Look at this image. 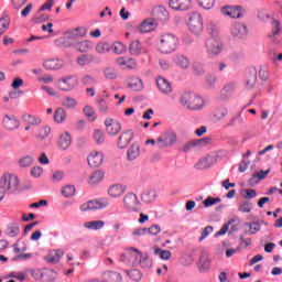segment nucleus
Here are the masks:
<instances>
[{
	"label": "nucleus",
	"instance_id": "16",
	"mask_svg": "<svg viewBox=\"0 0 282 282\" xmlns=\"http://www.w3.org/2000/svg\"><path fill=\"white\" fill-rule=\"evenodd\" d=\"M221 14L224 17H229V19H241L243 13L241 12V7H230L226 6L220 9Z\"/></svg>",
	"mask_w": 282,
	"mask_h": 282
},
{
	"label": "nucleus",
	"instance_id": "62",
	"mask_svg": "<svg viewBox=\"0 0 282 282\" xmlns=\"http://www.w3.org/2000/svg\"><path fill=\"white\" fill-rule=\"evenodd\" d=\"M213 230H214L213 226L205 227L198 241H204V239H206V237H208V235H210Z\"/></svg>",
	"mask_w": 282,
	"mask_h": 282
},
{
	"label": "nucleus",
	"instance_id": "53",
	"mask_svg": "<svg viewBox=\"0 0 282 282\" xmlns=\"http://www.w3.org/2000/svg\"><path fill=\"white\" fill-rule=\"evenodd\" d=\"M226 116H228V109L226 108H218L214 113L215 120H224Z\"/></svg>",
	"mask_w": 282,
	"mask_h": 282
},
{
	"label": "nucleus",
	"instance_id": "54",
	"mask_svg": "<svg viewBox=\"0 0 282 282\" xmlns=\"http://www.w3.org/2000/svg\"><path fill=\"white\" fill-rule=\"evenodd\" d=\"M104 74L108 80H116L118 78V73L113 68H105Z\"/></svg>",
	"mask_w": 282,
	"mask_h": 282
},
{
	"label": "nucleus",
	"instance_id": "7",
	"mask_svg": "<svg viewBox=\"0 0 282 282\" xmlns=\"http://www.w3.org/2000/svg\"><path fill=\"white\" fill-rule=\"evenodd\" d=\"M175 144H177V133L173 130L164 131L156 139L158 149H169V147H175Z\"/></svg>",
	"mask_w": 282,
	"mask_h": 282
},
{
	"label": "nucleus",
	"instance_id": "3",
	"mask_svg": "<svg viewBox=\"0 0 282 282\" xmlns=\"http://www.w3.org/2000/svg\"><path fill=\"white\" fill-rule=\"evenodd\" d=\"M180 102L185 109H189L191 111H197L204 108V99L195 93H184L180 98Z\"/></svg>",
	"mask_w": 282,
	"mask_h": 282
},
{
	"label": "nucleus",
	"instance_id": "43",
	"mask_svg": "<svg viewBox=\"0 0 282 282\" xmlns=\"http://www.w3.org/2000/svg\"><path fill=\"white\" fill-rule=\"evenodd\" d=\"M76 105H78V101L75 98L64 97L62 99V107H65L66 109H74Z\"/></svg>",
	"mask_w": 282,
	"mask_h": 282
},
{
	"label": "nucleus",
	"instance_id": "59",
	"mask_svg": "<svg viewBox=\"0 0 282 282\" xmlns=\"http://www.w3.org/2000/svg\"><path fill=\"white\" fill-rule=\"evenodd\" d=\"M238 210L240 213H251L252 212V203L250 202H243L239 205Z\"/></svg>",
	"mask_w": 282,
	"mask_h": 282
},
{
	"label": "nucleus",
	"instance_id": "45",
	"mask_svg": "<svg viewBox=\"0 0 282 282\" xmlns=\"http://www.w3.org/2000/svg\"><path fill=\"white\" fill-rule=\"evenodd\" d=\"M19 232H21V229L18 224H11L6 229V235H8V237H17Z\"/></svg>",
	"mask_w": 282,
	"mask_h": 282
},
{
	"label": "nucleus",
	"instance_id": "51",
	"mask_svg": "<svg viewBox=\"0 0 282 282\" xmlns=\"http://www.w3.org/2000/svg\"><path fill=\"white\" fill-rule=\"evenodd\" d=\"M76 193V187L74 185H66L62 189V195L65 197H74V194Z\"/></svg>",
	"mask_w": 282,
	"mask_h": 282
},
{
	"label": "nucleus",
	"instance_id": "42",
	"mask_svg": "<svg viewBox=\"0 0 282 282\" xmlns=\"http://www.w3.org/2000/svg\"><path fill=\"white\" fill-rule=\"evenodd\" d=\"M75 47L78 52H89V50H91L94 45L91 44V42L85 40V41L78 42L75 45Z\"/></svg>",
	"mask_w": 282,
	"mask_h": 282
},
{
	"label": "nucleus",
	"instance_id": "23",
	"mask_svg": "<svg viewBox=\"0 0 282 282\" xmlns=\"http://www.w3.org/2000/svg\"><path fill=\"white\" fill-rule=\"evenodd\" d=\"M248 34V28L242 23H237L231 26V35L236 39H243Z\"/></svg>",
	"mask_w": 282,
	"mask_h": 282
},
{
	"label": "nucleus",
	"instance_id": "29",
	"mask_svg": "<svg viewBox=\"0 0 282 282\" xmlns=\"http://www.w3.org/2000/svg\"><path fill=\"white\" fill-rule=\"evenodd\" d=\"M156 25L155 19L149 18L141 23L140 31L143 33L152 32V30H155Z\"/></svg>",
	"mask_w": 282,
	"mask_h": 282
},
{
	"label": "nucleus",
	"instance_id": "8",
	"mask_svg": "<svg viewBox=\"0 0 282 282\" xmlns=\"http://www.w3.org/2000/svg\"><path fill=\"white\" fill-rule=\"evenodd\" d=\"M55 87L59 89V91H72V89H76V87H78V77H63L55 83Z\"/></svg>",
	"mask_w": 282,
	"mask_h": 282
},
{
	"label": "nucleus",
	"instance_id": "9",
	"mask_svg": "<svg viewBox=\"0 0 282 282\" xmlns=\"http://www.w3.org/2000/svg\"><path fill=\"white\" fill-rule=\"evenodd\" d=\"M217 162H219V154H217V152H212L210 154L199 159L195 164V169L198 171H205L206 169H210V166H215Z\"/></svg>",
	"mask_w": 282,
	"mask_h": 282
},
{
	"label": "nucleus",
	"instance_id": "27",
	"mask_svg": "<svg viewBox=\"0 0 282 282\" xmlns=\"http://www.w3.org/2000/svg\"><path fill=\"white\" fill-rule=\"evenodd\" d=\"M96 61V56L94 54H82L76 58L77 65L79 67H85L87 65H91Z\"/></svg>",
	"mask_w": 282,
	"mask_h": 282
},
{
	"label": "nucleus",
	"instance_id": "56",
	"mask_svg": "<svg viewBox=\"0 0 282 282\" xmlns=\"http://www.w3.org/2000/svg\"><path fill=\"white\" fill-rule=\"evenodd\" d=\"M279 32H281V22L278 20L272 21V32L269 36H279Z\"/></svg>",
	"mask_w": 282,
	"mask_h": 282
},
{
	"label": "nucleus",
	"instance_id": "33",
	"mask_svg": "<svg viewBox=\"0 0 282 282\" xmlns=\"http://www.w3.org/2000/svg\"><path fill=\"white\" fill-rule=\"evenodd\" d=\"M156 197L158 193L155 192V189H148L141 194V200L143 202V204H151V202L156 199Z\"/></svg>",
	"mask_w": 282,
	"mask_h": 282
},
{
	"label": "nucleus",
	"instance_id": "31",
	"mask_svg": "<svg viewBox=\"0 0 282 282\" xmlns=\"http://www.w3.org/2000/svg\"><path fill=\"white\" fill-rule=\"evenodd\" d=\"M87 230H102L105 228V220H91L83 224Z\"/></svg>",
	"mask_w": 282,
	"mask_h": 282
},
{
	"label": "nucleus",
	"instance_id": "38",
	"mask_svg": "<svg viewBox=\"0 0 282 282\" xmlns=\"http://www.w3.org/2000/svg\"><path fill=\"white\" fill-rule=\"evenodd\" d=\"M105 131L100 129H95L93 131V140L96 142V144H104L105 143Z\"/></svg>",
	"mask_w": 282,
	"mask_h": 282
},
{
	"label": "nucleus",
	"instance_id": "15",
	"mask_svg": "<svg viewBox=\"0 0 282 282\" xmlns=\"http://www.w3.org/2000/svg\"><path fill=\"white\" fill-rule=\"evenodd\" d=\"M104 161H105V154H102V152L100 151H91L87 158L88 165L91 169H98V166L102 165Z\"/></svg>",
	"mask_w": 282,
	"mask_h": 282
},
{
	"label": "nucleus",
	"instance_id": "55",
	"mask_svg": "<svg viewBox=\"0 0 282 282\" xmlns=\"http://www.w3.org/2000/svg\"><path fill=\"white\" fill-rule=\"evenodd\" d=\"M52 129L47 126L42 127L40 129V132L37 134V140H45V138H47L51 133Z\"/></svg>",
	"mask_w": 282,
	"mask_h": 282
},
{
	"label": "nucleus",
	"instance_id": "46",
	"mask_svg": "<svg viewBox=\"0 0 282 282\" xmlns=\"http://www.w3.org/2000/svg\"><path fill=\"white\" fill-rule=\"evenodd\" d=\"M24 122L26 124H30L31 127H36V124H39L41 122V119H39V117H36V116L25 113Z\"/></svg>",
	"mask_w": 282,
	"mask_h": 282
},
{
	"label": "nucleus",
	"instance_id": "41",
	"mask_svg": "<svg viewBox=\"0 0 282 282\" xmlns=\"http://www.w3.org/2000/svg\"><path fill=\"white\" fill-rule=\"evenodd\" d=\"M243 124H246L243 117H241V115H236L229 120L227 127H241Z\"/></svg>",
	"mask_w": 282,
	"mask_h": 282
},
{
	"label": "nucleus",
	"instance_id": "22",
	"mask_svg": "<svg viewBox=\"0 0 282 282\" xmlns=\"http://www.w3.org/2000/svg\"><path fill=\"white\" fill-rule=\"evenodd\" d=\"M173 63L181 69H188L191 67V59L184 54H176L173 56Z\"/></svg>",
	"mask_w": 282,
	"mask_h": 282
},
{
	"label": "nucleus",
	"instance_id": "12",
	"mask_svg": "<svg viewBox=\"0 0 282 282\" xmlns=\"http://www.w3.org/2000/svg\"><path fill=\"white\" fill-rule=\"evenodd\" d=\"M28 274H31V276L35 280V281H41L43 279V276H51L50 280H46L48 282H53L56 281V272L55 271H47V272H43L41 269H26Z\"/></svg>",
	"mask_w": 282,
	"mask_h": 282
},
{
	"label": "nucleus",
	"instance_id": "57",
	"mask_svg": "<svg viewBox=\"0 0 282 282\" xmlns=\"http://www.w3.org/2000/svg\"><path fill=\"white\" fill-rule=\"evenodd\" d=\"M84 113L85 116H87V118H89L90 122H94V120H96V111H94V108H91L90 106H86L84 108Z\"/></svg>",
	"mask_w": 282,
	"mask_h": 282
},
{
	"label": "nucleus",
	"instance_id": "32",
	"mask_svg": "<svg viewBox=\"0 0 282 282\" xmlns=\"http://www.w3.org/2000/svg\"><path fill=\"white\" fill-rule=\"evenodd\" d=\"M43 67L45 69H61L63 67V61L56 58L46 59L43 63Z\"/></svg>",
	"mask_w": 282,
	"mask_h": 282
},
{
	"label": "nucleus",
	"instance_id": "30",
	"mask_svg": "<svg viewBox=\"0 0 282 282\" xmlns=\"http://www.w3.org/2000/svg\"><path fill=\"white\" fill-rule=\"evenodd\" d=\"M128 87L132 89V91H142V89H144V83L138 77H131Z\"/></svg>",
	"mask_w": 282,
	"mask_h": 282
},
{
	"label": "nucleus",
	"instance_id": "17",
	"mask_svg": "<svg viewBox=\"0 0 282 282\" xmlns=\"http://www.w3.org/2000/svg\"><path fill=\"white\" fill-rule=\"evenodd\" d=\"M131 56H141L149 54V50L141 44L140 40H134L129 45Z\"/></svg>",
	"mask_w": 282,
	"mask_h": 282
},
{
	"label": "nucleus",
	"instance_id": "25",
	"mask_svg": "<svg viewBox=\"0 0 282 282\" xmlns=\"http://www.w3.org/2000/svg\"><path fill=\"white\" fill-rule=\"evenodd\" d=\"M127 158L129 162H133L140 158V143L134 142L131 144L130 149L127 150Z\"/></svg>",
	"mask_w": 282,
	"mask_h": 282
},
{
	"label": "nucleus",
	"instance_id": "11",
	"mask_svg": "<svg viewBox=\"0 0 282 282\" xmlns=\"http://www.w3.org/2000/svg\"><path fill=\"white\" fill-rule=\"evenodd\" d=\"M205 45L208 54H212L213 56H217V54L221 53V42L216 35H212V37L207 39Z\"/></svg>",
	"mask_w": 282,
	"mask_h": 282
},
{
	"label": "nucleus",
	"instance_id": "64",
	"mask_svg": "<svg viewBox=\"0 0 282 282\" xmlns=\"http://www.w3.org/2000/svg\"><path fill=\"white\" fill-rule=\"evenodd\" d=\"M100 182H102L101 177H88L87 184L90 185L91 188H96Z\"/></svg>",
	"mask_w": 282,
	"mask_h": 282
},
{
	"label": "nucleus",
	"instance_id": "28",
	"mask_svg": "<svg viewBox=\"0 0 282 282\" xmlns=\"http://www.w3.org/2000/svg\"><path fill=\"white\" fill-rule=\"evenodd\" d=\"M90 204L93 206V210H102L104 208H107V206H109V198L101 197L91 199Z\"/></svg>",
	"mask_w": 282,
	"mask_h": 282
},
{
	"label": "nucleus",
	"instance_id": "19",
	"mask_svg": "<svg viewBox=\"0 0 282 282\" xmlns=\"http://www.w3.org/2000/svg\"><path fill=\"white\" fill-rule=\"evenodd\" d=\"M106 131L108 135H118L119 131H122V124L113 119H106L105 121Z\"/></svg>",
	"mask_w": 282,
	"mask_h": 282
},
{
	"label": "nucleus",
	"instance_id": "20",
	"mask_svg": "<svg viewBox=\"0 0 282 282\" xmlns=\"http://www.w3.org/2000/svg\"><path fill=\"white\" fill-rule=\"evenodd\" d=\"M2 123L4 129L8 131H14V129H19V120L13 115H4L2 118Z\"/></svg>",
	"mask_w": 282,
	"mask_h": 282
},
{
	"label": "nucleus",
	"instance_id": "50",
	"mask_svg": "<svg viewBox=\"0 0 282 282\" xmlns=\"http://www.w3.org/2000/svg\"><path fill=\"white\" fill-rule=\"evenodd\" d=\"M10 279H17L18 281H25L28 279V269L22 272H12L9 274Z\"/></svg>",
	"mask_w": 282,
	"mask_h": 282
},
{
	"label": "nucleus",
	"instance_id": "47",
	"mask_svg": "<svg viewBox=\"0 0 282 282\" xmlns=\"http://www.w3.org/2000/svg\"><path fill=\"white\" fill-rule=\"evenodd\" d=\"M196 2L203 10H213L215 7V0H196Z\"/></svg>",
	"mask_w": 282,
	"mask_h": 282
},
{
	"label": "nucleus",
	"instance_id": "6",
	"mask_svg": "<svg viewBox=\"0 0 282 282\" xmlns=\"http://www.w3.org/2000/svg\"><path fill=\"white\" fill-rule=\"evenodd\" d=\"M187 26L192 34L199 36L204 32V18L199 12H193L188 17Z\"/></svg>",
	"mask_w": 282,
	"mask_h": 282
},
{
	"label": "nucleus",
	"instance_id": "58",
	"mask_svg": "<svg viewBox=\"0 0 282 282\" xmlns=\"http://www.w3.org/2000/svg\"><path fill=\"white\" fill-rule=\"evenodd\" d=\"M219 202H221V198H219V197H216V198L207 197L203 202V204H204L205 208H210V206H215V204H219Z\"/></svg>",
	"mask_w": 282,
	"mask_h": 282
},
{
	"label": "nucleus",
	"instance_id": "4",
	"mask_svg": "<svg viewBox=\"0 0 282 282\" xmlns=\"http://www.w3.org/2000/svg\"><path fill=\"white\" fill-rule=\"evenodd\" d=\"M122 205L127 213H141L142 202L138 197V194L133 192H128L122 198Z\"/></svg>",
	"mask_w": 282,
	"mask_h": 282
},
{
	"label": "nucleus",
	"instance_id": "40",
	"mask_svg": "<svg viewBox=\"0 0 282 282\" xmlns=\"http://www.w3.org/2000/svg\"><path fill=\"white\" fill-rule=\"evenodd\" d=\"M245 226L249 228L247 235H257L261 230V225L259 221L246 223Z\"/></svg>",
	"mask_w": 282,
	"mask_h": 282
},
{
	"label": "nucleus",
	"instance_id": "35",
	"mask_svg": "<svg viewBox=\"0 0 282 282\" xmlns=\"http://www.w3.org/2000/svg\"><path fill=\"white\" fill-rule=\"evenodd\" d=\"M64 252L61 249L57 250H53L51 251L47 257H46V261L48 263H58V261H61V257H63Z\"/></svg>",
	"mask_w": 282,
	"mask_h": 282
},
{
	"label": "nucleus",
	"instance_id": "18",
	"mask_svg": "<svg viewBox=\"0 0 282 282\" xmlns=\"http://www.w3.org/2000/svg\"><path fill=\"white\" fill-rule=\"evenodd\" d=\"M131 140H133V131H123L117 140L118 149H127L131 144Z\"/></svg>",
	"mask_w": 282,
	"mask_h": 282
},
{
	"label": "nucleus",
	"instance_id": "49",
	"mask_svg": "<svg viewBox=\"0 0 282 282\" xmlns=\"http://www.w3.org/2000/svg\"><path fill=\"white\" fill-rule=\"evenodd\" d=\"M154 254L159 256L160 259H163L164 261H169V259H171V251L169 250H162L160 248H155Z\"/></svg>",
	"mask_w": 282,
	"mask_h": 282
},
{
	"label": "nucleus",
	"instance_id": "10",
	"mask_svg": "<svg viewBox=\"0 0 282 282\" xmlns=\"http://www.w3.org/2000/svg\"><path fill=\"white\" fill-rule=\"evenodd\" d=\"M151 17H153L156 21H161L162 23H166L171 19V14L166 7L160 4L152 8L150 12Z\"/></svg>",
	"mask_w": 282,
	"mask_h": 282
},
{
	"label": "nucleus",
	"instance_id": "26",
	"mask_svg": "<svg viewBox=\"0 0 282 282\" xmlns=\"http://www.w3.org/2000/svg\"><path fill=\"white\" fill-rule=\"evenodd\" d=\"M210 143L209 138L196 139L187 142L184 147V151H191L194 147H206V144Z\"/></svg>",
	"mask_w": 282,
	"mask_h": 282
},
{
	"label": "nucleus",
	"instance_id": "24",
	"mask_svg": "<svg viewBox=\"0 0 282 282\" xmlns=\"http://www.w3.org/2000/svg\"><path fill=\"white\" fill-rule=\"evenodd\" d=\"M158 88L160 89L161 94H171L173 91V87L171 86V83L164 77H159L156 79Z\"/></svg>",
	"mask_w": 282,
	"mask_h": 282
},
{
	"label": "nucleus",
	"instance_id": "36",
	"mask_svg": "<svg viewBox=\"0 0 282 282\" xmlns=\"http://www.w3.org/2000/svg\"><path fill=\"white\" fill-rule=\"evenodd\" d=\"M104 276L109 282H122V275L116 271H106Z\"/></svg>",
	"mask_w": 282,
	"mask_h": 282
},
{
	"label": "nucleus",
	"instance_id": "2",
	"mask_svg": "<svg viewBox=\"0 0 282 282\" xmlns=\"http://www.w3.org/2000/svg\"><path fill=\"white\" fill-rule=\"evenodd\" d=\"M180 45V39L173 33H164L159 40V52L161 54H173Z\"/></svg>",
	"mask_w": 282,
	"mask_h": 282
},
{
	"label": "nucleus",
	"instance_id": "39",
	"mask_svg": "<svg viewBox=\"0 0 282 282\" xmlns=\"http://www.w3.org/2000/svg\"><path fill=\"white\" fill-rule=\"evenodd\" d=\"M67 119V111H65L63 108H57L54 112V120L58 124L63 123L64 120Z\"/></svg>",
	"mask_w": 282,
	"mask_h": 282
},
{
	"label": "nucleus",
	"instance_id": "37",
	"mask_svg": "<svg viewBox=\"0 0 282 282\" xmlns=\"http://www.w3.org/2000/svg\"><path fill=\"white\" fill-rule=\"evenodd\" d=\"M257 85V70L252 69L248 75H247V82L246 86L248 89H253V87Z\"/></svg>",
	"mask_w": 282,
	"mask_h": 282
},
{
	"label": "nucleus",
	"instance_id": "44",
	"mask_svg": "<svg viewBox=\"0 0 282 282\" xmlns=\"http://www.w3.org/2000/svg\"><path fill=\"white\" fill-rule=\"evenodd\" d=\"M126 273L129 276V279H131V281H142V272L138 269H133L131 271L126 270Z\"/></svg>",
	"mask_w": 282,
	"mask_h": 282
},
{
	"label": "nucleus",
	"instance_id": "61",
	"mask_svg": "<svg viewBox=\"0 0 282 282\" xmlns=\"http://www.w3.org/2000/svg\"><path fill=\"white\" fill-rule=\"evenodd\" d=\"M98 109L101 113H107V111H109V105L105 99L99 100Z\"/></svg>",
	"mask_w": 282,
	"mask_h": 282
},
{
	"label": "nucleus",
	"instance_id": "34",
	"mask_svg": "<svg viewBox=\"0 0 282 282\" xmlns=\"http://www.w3.org/2000/svg\"><path fill=\"white\" fill-rule=\"evenodd\" d=\"M32 164H34V156L32 155H24L18 160V166H20V169H30Z\"/></svg>",
	"mask_w": 282,
	"mask_h": 282
},
{
	"label": "nucleus",
	"instance_id": "48",
	"mask_svg": "<svg viewBox=\"0 0 282 282\" xmlns=\"http://www.w3.org/2000/svg\"><path fill=\"white\" fill-rule=\"evenodd\" d=\"M111 50V45L107 42L98 43L96 46V52L98 54H107Z\"/></svg>",
	"mask_w": 282,
	"mask_h": 282
},
{
	"label": "nucleus",
	"instance_id": "5",
	"mask_svg": "<svg viewBox=\"0 0 282 282\" xmlns=\"http://www.w3.org/2000/svg\"><path fill=\"white\" fill-rule=\"evenodd\" d=\"M127 250L129 254H131L135 259V262H133L134 265H140L142 270H151V268H153V260H151L149 256H143L142 251L133 247H130Z\"/></svg>",
	"mask_w": 282,
	"mask_h": 282
},
{
	"label": "nucleus",
	"instance_id": "14",
	"mask_svg": "<svg viewBox=\"0 0 282 282\" xmlns=\"http://www.w3.org/2000/svg\"><path fill=\"white\" fill-rule=\"evenodd\" d=\"M127 193V185L116 183L109 186L107 194L111 199H119V197H122Z\"/></svg>",
	"mask_w": 282,
	"mask_h": 282
},
{
	"label": "nucleus",
	"instance_id": "52",
	"mask_svg": "<svg viewBox=\"0 0 282 282\" xmlns=\"http://www.w3.org/2000/svg\"><path fill=\"white\" fill-rule=\"evenodd\" d=\"M112 50L115 54H124L127 52V46L122 42H115Z\"/></svg>",
	"mask_w": 282,
	"mask_h": 282
},
{
	"label": "nucleus",
	"instance_id": "13",
	"mask_svg": "<svg viewBox=\"0 0 282 282\" xmlns=\"http://www.w3.org/2000/svg\"><path fill=\"white\" fill-rule=\"evenodd\" d=\"M169 6L176 12H186L193 8V2L191 0H170Z\"/></svg>",
	"mask_w": 282,
	"mask_h": 282
},
{
	"label": "nucleus",
	"instance_id": "21",
	"mask_svg": "<svg viewBox=\"0 0 282 282\" xmlns=\"http://www.w3.org/2000/svg\"><path fill=\"white\" fill-rule=\"evenodd\" d=\"M57 147L61 151H67L72 147V134L69 132H63L57 141Z\"/></svg>",
	"mask_w": 282,
	"mask_h": 282
},
{
	"label": "nucleus",
	"instance_id": "63",
	"mask_svg": "<svg viewBox=\"0 0 282 282\" xmlns=\"http://www.w3.org/2000/svg\"><path fill=\"white\" fill-rule=\"evenodd\" d=\"M31 175L32 177H41L43 175V167L36 165L31 169Z\"/></svg>",
	"mask_w": 282,
	"mask_h": 282
},
{
	"label": "nucleus",
	"instance_id": "60",
	"mask_svg": "<svg viewBox=\"0 0 282 282\" xmlns=\"http://www.w3.org/2000/svg\"><path fill=\"white\" fill-rule=\"evenodd\" d=\"M32 23H45V21H50V15L48 14H41V15H35L31 19Z\"/></svg>",
	"mask_w": 282,
	"mask_h": 282
},
{
	"label": "nucleus",
	"instance_id": "1",
	"mask_svg": "<svg viewBox=\"0 0 282 282\" xmlns=\"http://www.w3.org/2000/svg\"><path fill=\"white\" fill-rule=\"evenodd\" d=\"M32 184L30 183V180L22 177H4L0 180V202L3 200V197H6V193L8 191H18V188H21L22 191H25L30 188Z\"/></svg>",
	"mask_w": 282,
	"mask_h": 282
}]
</instances>
